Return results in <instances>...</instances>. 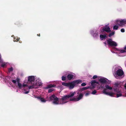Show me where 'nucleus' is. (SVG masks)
Returning a JSON list of instances; mask_svg holds the SVG:
<instances>
[{"label":"nucleus","instance_id":"nucleus-3","mask_svg":"<svg viewBox=\"0 0 126 126\" xmlns=\"http://www.w3.org/2000/svg\"><path fill=\"white\" fill-rule=\"evenodd\" d=\"M106 89H104L102 92L103 93L110 96L113 97L116 94V97H118L122 96V93L121 90H119V84L115 83L112 88L109 85L106 84L105 85Z\"/></svg>","mask_w":126,"mask_h":126},{"label":"nucleus","instance_id":"nucleus-24","mask_svg":"<svg viewBox=\"0 0 126 126\" xmlns=\"http://www.w3.org/2000/svg\"><path fill=\"white\" fill-rule=\"evenodd\" d=\"M66 77L63 76L62 77V80L63 81H64L66 79Z\"/></svg>","mask_w":126,"mask_h":126},{"label":"nucleus","instance_id":"nucleus-34","mask_svg":"<svg viewBox=\"0 0 126 126\" xmlns=\"http://www.w3.org/2000/svg\"><path fill=\"white\" fill-rule=\"evenodd\" d=\"M122 96H124L122 95ZM126 96V95L125 96Z\"/></svg>","mask_w":126,"mask_h":126},{"label":"nucleus","instance_id":"nucleus-15","mask_svg":"<svg viewBox=\"0 0 126 126\" xmlns=\"http://www.w3.org/2000/svg\"><path fill=\"white\" fill-rule=\"evenodd\" d=\"M37 98L42 102H45L46 101H47V100L45 99L44 98L38 97Z\"/></svg>","mask_w":126,"mask_h":126},{"label":"nucleus","instance_id":"nucleus-4","mask_svg":"<svg viewBox=\"0 0 126 126\" xmlns=\"http://www.w3.org/2000/svg\"><path fill=\"white\" fill-rule=\"evenodd\" d=\"M114 50L117 51L116 53L118 54V55L121 56H125L126 54V50L124 49H119L115 48H114Z\"/></svg>","mask_w":126,"mask_h":126},{"label":"nucleus","instance_id":"nucleus-31","mask_svg":"<svg viewBox=\"0 0 126 126\" xmlns=\"http://www.w3.org/2000/svg\"><path fill=\"white\" fill-rule=\"evenodd\" d=\"M124 88L126 90V83L124 85Z\"/></svg>","mask_w":126,"mask_h":126},{"label":"nucleus","instance_id":"nucleus-9","mask_svg":"<svg viewBox=\"0 0 126 126\" xmlns=\"http://www.w3.org/2000/svg\"><path fill=\"white\" fill-rule=\"evenodd\" d=\"M82 82L80 80H76L71 82L72 89L73 88L75 85L81 83Z\"/></svg>","mask_w":126,"mask_h":126},{"label":"nucleus","instance_id":"nucleus-21","mask_svg":"<svg viewBox=\"0 0 126 126\" xmlns=\"http://www.w3.org/2000/svg\"><path fill=\"white\" fill-rule=\"evenodd\" d=\"M89 94H90L89 92H87L85 93V95L86 96H88V95Z\"/></svg>","mask_w":126,"mask_h":126},{"label":"nucleus","instance_id":"nucleus-33","mask_svg":"<svg viewBox=\"0 0 126 126\" xmlns=\"http://www.w3.org/2000/svg\"><path fill=\"white\" fill-rule=\"evenodd\" d=\"M104 43L105 44V46L107 44L106 42Z\"/></svg>","mask_w":126,"mask_h":126},{"label":"nucleus","instance_id":"nucleus-23","mask_svg":"<svg viewBox=\"0 0 126 126\" xmlns=\"http://www.w3.org/2000/svg\"><path fill=\"white\" fill-rule=\"evenodd\" d=\"M53 90L52 89H50L48 90V92L49 93H50L52 92L53 91Z\"/></svg>","mask_w":126,"mask_h":126},{"label":"nucleus","instance_id":"nucleus-14","mask_svg":"<svg viewBox=\"0 0 126 126\" xmlns=\"http://www.w3.org/2000/svg\"><path fill=\"white\" fill-rule=\"evenodd\" d=\"M115 24L114 25L113 27V29L114 30H117L120 27V26L118 25V24L116 23V20L115 21Z\"/></svg>","mask_w":126,"mask_h":126},{"label":"nucleus","instance_id":"nucleus-19","mask_svg":"<svg viewBox=\"0 0 126 126\" xmlns=\"http://www.w3.org/2000/svg\"><path fill=\"white\" fill-rule=\"evenodd\" d=\"M114 33L115 32H112L109 34V36L110 37L112 36L114 34Z\"/></svg>","mask_w":126,"mask_h":126},{"label":"nucleus","instance_id":"nucleus-26","mask_svg":"<svg viewBox=\"0 0 126 126\" xmlns=\"http://www.w3.org/2000/svg\"><path fill=\"white\" fill-rule=\"evenodd\" d=\"M13 68L11 67L10 68H9V72H11V71H13Z\"/></svg>","mask_w":126,"mask_h":126},{"label":"nucleus","instance_id":"nucleus-17","mask_svg":"<svg viewBox=\"0 0 126 126\" xmlns=\"http://www.w3.org/2000/svg\"><path fill=\"white\" fill-rule=\"evenodd\" d=\"M55 86L56 85H52V84H50L48 85V86L46 87V88L47 89L53 87H55Z\"/></svg>","mask_w":126,"mask_h":126},{"label":"nucleus","instance_id":"nucleus-5","mask_svg":"<svg viewBox=\"0 0 126 126\" xmlns=\"http://www.w3.org/2000/svg\"><path fill=\"white\" fill-rule=\"evenodd\" d=\"M115 69L116 71V75L119 76H121L124 74V72L122 69V68L119 66L116 67Z\"/></svg>","mask_w":126,"mask_h":126},{"label":"nucleus","instance_id":"nucleus-20","mask_svg":"<svg viewBox=\"0 0 126 126\" xmlns=\"http://www.w3.org/2000/svg\"><path fill=\"white\" fill-rule=\"evenodd\" d=\"M6 64L5 63H3L1 65V66L3 67H4L6 66Z\"/></svg>","mask_w":126,"mask_h":126},{"label":"nucleus","instance_id":"nucleus-1","mask_svg":"<svg viewBox=\"0 0 126 126\" xmlns=\"http://www.w3.org/2000/svg\"><path fill=\"white\" fill-rule=\"evenodd\" d=\"M35 78L34 76H29L28 77V81L26 80H25L23 83H21L19 82L20 79L18 78L16 80H12V82L14 83H16V82H17L18 88L23 90L24 91L23 92L24 93L27 94L29 93L30 89L37 88L39 86H41L42 84L39 78H38L34 82L32 85L28 86V82H32L33 81L35 80Z\"/></svg>","mask_w":126,"mask_h":126},{"label":"nucleus","instance_id":"nucleus-28","mask_svg":"<svg viewBox=\"0 0 126 126\" xmlns=\"http://www.w3.org/2000/svg\"><path fill=\"white\" fill-rule=\"evenodd\" d=\"M86 85V84L84 83H83L81 84V86H84Z\"/></svg>","mask_w":126,"mask_h":126},{"label":"nucleus","instance_id":"nucleus-6","mask_svg":"<svg viewBox=\"0 0 126 126\" xmlns=\"http://www.w3.org/2000/svg\"><path fill=\"white\" fill-rule=\"evenodd\" d=\"M99 80L100 82L102 84H103L105 83L107 81L108 79L104 77H100V78L99 79ZM98 89H99L101 88H104V85H103V84H102L101 86L98 87Z\"/></svg>","mask_w":126,"mask_h":126},{"label":"nucleus","instance_id":"nucleus-18","mask_svg":"<svg viewBox=\"0 0 126 126\" xmlns=\"http://www.w3.org/2000/svg\"><path fill=\"white\" fill-rule=\"evenodd\" d=\"M89 88V87H83L81 89V90H86L88 89Z\"/></svg>","mask_w":126,"mask_h":126},{"label":"nucleus","instance_id":"nucleus-2","mask_svg":"<svg viewBox=\"0 0 126 126\" xmlns=\"http://www.w3.org/2000/svg\"><path fill=\"white\" fill-rule=\"evenodd\" d=\"M76 93L75 92H71L68 95L64 96L63 97L61 100H59L58 98L56 97L55 95H52L50 96L49 100L52 101L53 103L54 104H63L70 101H78L82 98L83 95L82 93H80L76 97H74L72 98V97L74 96Z\"/></svg>","mask_w":126,"mask_h":126},{"label":"nucleus","instance_id":"nucleus-10","mask_svg":"<svg viewBox=\"0 0 126 126\" xmlns=\"http://www.w3.org/2000/svg\"><path fill=\"white\" fill-rule=\"evenodd\" d=\"M108 24L105 26L102 29L100 30V32H103L104 31H105L107 32H109L110 31V28L109 26H108Z\"/></svg>","mask_w":126,"mask_h":126},{"label":"nucleus","instance_id":"nucleus-29","mask_svg":"<svg viewBox=\"0 0 126 126\" xmlns=\"http://www.w3.org/2000/svg\"><path fill=\"white\" fill-rule=\"evenodd\" d=\"M121 31L122 32H125V30L124 29H122L121 30Z\"/></svg>","mask_w":126,"mask_h":126},{"label":"nucleus","instance_id":"nucleus-11","mask_svg":"<svg viewBox=\"0 0 126 126\" xmlns=\"http://www.w3.org/2000/svg\"><path fill=\"white\" fill-rule=\"evenodd\" d=\"M62 85L70 89H72L71 82L68 83L63 82L62 83Z\"/></svg>","mask_w":126,"mask_h":126},{"label":"nucleus","instance_id":"nucleus-25","mask_svg":"<svg viewBox=\"0 0 126 126\" xmlns=\"http://www.w3.org/2000/svg\"><path fill=\"white\" fill-rule=\"evenodd\" d=\"M98 36V34H97L96 33L94 34H93V36L94 37H97V36Z\"/></svg>","mask_w":126,"mask_h":126},{"label":"nucleus","instance_id":"nucleus-22","mask_svg":"<svg viewBox=\"0 0 126 126\" xmlns=\"http://www.w3.org/2000/svg\"><path fill=\"white\" fill-rule=\"evenodd\" d=\"M96 91L94 90L92 92L91 94H95L96 93Z\"/></svg>","mask_w":126,"mask_h":126},{"label":"nucleus","instance_id":"nucleus-30","mask_svg":"<svg viewBox=\"0 0 126 126\" xmlns=\"http://www.w3.org/2000/svg\"><path fill=\"white\" fill-rule=\"evenodd\" d=\"M97 78V76L96 75H94L93 77V79H95Z\"/></svg>","mask_w":126,"mask_h":126},{"label":"nucleus","instance_id":"nucleus-35","mask_svg":"<svg viewBox=\"0 0 126 126\" xmlns=\"http://www.w3.org/2000/svg\"><path fill=\"white\" fill-rule=\"evenodd\" d=\"M91 33L92 34V32H91Z\"/></svg>","mask_w":126,"mask_h":126},{"label":"nucleus","instance_id":"nucleus-16","mask_svg":"<svg viewBox=\"0 0 126 126\" xmlns=\"http://www.w3.org/2000/svg\"><path fill=\"white\" fill-rule=\"evenodd\" d=\"M100 38L102 40L105 39L106 37V35L105 34L101 35L100 34Z\"/></svg>","mask_w":126,"mask_h":126},{"label":"nucleus","instance_id":"nucleus-32","mask_svg":"<svg viewBox=\"0 0 126 126\" xmlns=\"http://www.w3.org/2000/svg\"><path fill=\"white\" fill-rule=\"evenodd\" d=\"M126 49V46L124 47V49L125 50Z\"/></svg>","mask_w":126,"mask_h":126},{"label":"nucleus","instance_id":"nucleus-8","mask_svg":"<svg viewBox=\"0 0 126 126\" xmlns=\"http://www.w3.org/2000/svg\"><path fill=\"white\" fill-rule=\"evenodd\" d=\"M107 42L108 45L109 46L115 47L117 45L116 42L112 41L111 39H110L107 40Z\"/></svg>","mask_w":126,"mask_h":126},{"label":"nucleus","instance_id":"nucleus-13","mask_svg":"<svg viewBox=\"0 0 126 126\" xmlns=\"http://www.w3.org/2000/svg\"><path fill=\"white\" fill-rule=\"evenodd\" d=\"M99 83L98 82L96 81L95 80H93L91 82V84L94 87H95V85L98 86Z\"/></svg>","mask_w":126,"mask_h":126},{"label":"nucleus","instance_id":"nucleus-27","mask_svg":"<svg viewBox=\"0 0 126 126\" xmlns=\"http://www.w3.org/2000/svg\"><path fill=\"white\" fill-rule=\"evenodd\" d=\"M19 40V39H18L16 38H15L14 40V42H17Z\"/></svg>","mask_w":126,"mask_h":126},{"label":"nucleus","instance_id":"nucleus-7","mask_svg":"<svg viewBox=\"0 0 126 126\" xmlns=\"http://www.w3.org/2000/svg\"><path fill=\"white\" fill-rule=\"evenodd\" d=\"M116 23L120 27L125 26L126 25V19L116 20Z\"/></svg>","mask_w":126,"mask_h":126},{"label":"nucleus","instance_id":"nucleus-12","mask_svg":"<svg viewBox=\"0 0 126 126\" xmlns=\"http://www.w3.org/2000/svg\"><path fill=\"white\" fill-rule=\"evenodd\" d=\"M74 74L72 73L69 74L67 76V78L68 80H70L73 79L75 77V76Z\"/></svg>","mask_w":126,"mask_h":126}]
</instances>
